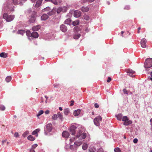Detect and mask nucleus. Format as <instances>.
<instances>
[{
	"label": "nucleus",
	"mask_w": 152,
	"mask_h": 152,
	"mask_svg": "<svg viewBox=\"0 0 152 152\" xmlns=\"http://www.w3.org/2000/svg\"><path fill=\"white\" fill-rule=\"evenodd\" d=\"M30 152H35V151L32 149V148H31L30 150Z\"/></svg>",
	"instance_id": "obj_57"
},
{
	"label": "nucleus",
	"mask_w": 152,
	"mask_h": 152,
	"mask_svg": "<svg viewBox=\"0 0 152 152\" xmlns=\"http://www.w3.org/2000/svg\"><path fill=\"white\" fill-rule=\"evenodd\" d=\"M25 33V31L23 30H19L18 31V33L23 35Z\"/></svg>",
	"instance_id": "obj_32"
},
{
	"label": "nucleus",
	"mask_w": 152,
	"mask_h": 152,
	"mask_svg": "<svg viewBox=\"0 0 152 152\" xmlns=\"http://www.w3.org/2000/svg\"><path fill=\"white\" fill-rule=\"evenodd\" d=\"M89 151L90 152H94L96 151V148L94 146H91L89 149Z\"/></svg>",
	"instance_id": "obj_24"
},
{
	"label": "nucleus",
	"mask_w": 152,
	"mask_h": 152,
	"mask_svg": "<svg viewBox=\"0 0 152 152\" xmlns=\"http://www.w3.org/2000/svg\"><path fill=\"white\" fill-rule=\"evenodd\" d=\"M48 18V15L47 14H44L41 16V20H45Z\"/></svg>",
	"instance_id": "obj_14"
},
{
	"label": "nucleus",
	"mask_w": 152,
	"mask_h": 152,
	"mask_svg": "<svg viewBox=\"0 0 152 152\" xmlns=\"http://www.w3.org/2000/svg\"><path fill=\"white\" fill-rule=\"evenodd\" d=\"M77 129V127L75 125L72 126L69 128V130L72 135L75 133V130Z\"/></svg>",
	"instance_id": "obj_10"
},
{
	"label": "nucleus",
	"mask_w": 152,
	"mask_h": 152,
	"mask_svg": "<svg viewBox=\"0 0 152 152\" xmlns=\"http://www.w3.org/2000/svg\"><path fill=\"white\" fill-rule=\"evenodd\" d=\"M59 110H60L61 111L62 110H63L62 108L61 107H59Z\"/></svg>",
	"instance_id": "obj_64"
},
{
	"label": "nucleus",
	"mask_w": 152,
	"mask_h": 152,
	"mask_svg": "<svg viewBox=\"0 0 152 152\" xmlns=\"http://www.w3.org/2000/svg\"><path fill=\"white\" fill-rule=\"evenodd\" d=\"M80 109H78L77 110H75L74 112V115L75 116H78L80 114Z\"/></svg>",
	"instance_id": "obj_21"
},
{
	"label": "nucleus",
	"mask_w": 152,
	"mask_h": 152,
	"mask_svg": "<svg viewBox=\"0 0 152 152\" xmlns=\"http://www.w3.org/2000/svg\"><path fill=\"white\" fill-rule=\"evenodd\" d=\"M28 12L30 13L31 12V9H29L28 10Z\"/></svg>",
	"instance_id": "obj_62"
},
{
	"label": "nucleus",
	"mask_w": 152,
	"mask_h": 152,
	"mask_svg": "<svg viewBox=\"0 0 152 152\" xmlns=\"http://www.w3.org/2000/svg\"><path fill=\"white\" fill-rule=\"evenodd\" d=\"M53 127L52 124L51 123H49L47 124L44 128L45 133L46 135H47V132H50L53 129Z\"/></svg>",
	"instance_id": "obj_5"
},
{
	"label": "nucleus",
	"mask_w": 152,
	"mask_h": 152,
	"mask_svg": "<svg viewBox=\"0 0 152 152\" xmlns=\"http://www.w3.org/2000/svg\"><path fill=\"white\" fill-rule=\"evenodd\" d=\"M69 133L66 131H64L62 133V136L64 137L67 138L69 137Z\"/></svg>",
	"instance_id": "obj_19"
},
{
	"label": "nucleus",
	"mask_w": 152,
	"mask_h": 152,
	"mask_svg": "<svg viewBox=\"0 0 152 152\" xmlns=\"http://www.w3.org/2000/svg\"><path fill=\"white\" fill-rule=\"evenodd\" d=\"M71 21V20L70 18L66 19L65 20V23L66 24L69 25Z\"/></svg>",
	"instance_id": "obj_30"
},
{
	"label": "nucleus",
	"mask_w": 152,
	"mask_h": 152,
	"mask_svg": "<svg viewBox=\"0 0 152 152\" xmlns=\"http://www.w3.org/2000/svg\"><path fill=\"white\" fill-rule=\"evenodd\" d=\"M69 112V110L68 109H65L64 110V113L65 115H67Z\"/></svg>",
	"instance_id": "obj_41"
},
{
	"label": "nucleus",
	"mask_w": 152,
	"mask_h": 152,
	"mask_svg": "<svg viewBox=\"0 0 152 152\" xmlns=\"http://www.w3.org/2000/svg\"><path fill=\"white\" fill-rule=\"evenodd\" d=\"M84 19L86 20H89V18L88 16V15H85L84 16Z\"/></svg>",
	"instance_id": "obj_45"
},
{
	"label": "nucleus",
	"mask_w": 152,
	"mask_h": 152,
	"mask_svg": "<svg viewBox=\"0 0 152 152\" xmlns=\"http://www.w3.org/2000/svg\"><path fill=\"white\" fill-rule=\"evenodd\" d=\"M57 118V114H54L52 117V119L53 120H56Z\"/></svg>",
	"instance_id": "obj_39"
},
{
	"label": "nucleus",
	"mask_w": 152,
	"mask_h": 152,
	"mask_svg": "<svg viewBox=\"0 0 152 152\" xmlns=\"http://www.w3.org/2000/svg\"><path fill=\"white\" fill-rule=\"evenodd\" d=\"M56 12L57 13L59 14L61 12H62V7H59L57 10Z\"/></svg>",
	"instance_id": "obj_33"
},
{
	"label": "nucleus",
	"mask_w": 152,
	"mask_h": 152,
	"mask_svg": "<svg viewBox=\"0 0 152 152\" xmlns=\"http://www.w3.org/2000/svg\"><path fill=\"white\" fill-rule=\"evenodd\" d=\"M57 114L58 118L59 119H60L61 121H62L63 119V117L62 114L60 113H58Z\"/></svg>",
	"instance_id": "obj_29"
},
{
	"label": "nucleus",
	"mask_w": 152,
	"mask_h": 152,
	"mask_svg": "<svg viewBox=\"0 0 152 152\" xmlns=\"http://www.w3.org/2000/svg\"><path fill=\"white\" fill-rule=\"evenodd\" d=\"M60 30L63 32H65L67 31V28L64 25L62 24L60 26Z\"/></svg>",
	"instance_id": "obj_12"
},
{
	"label": "nucleus",
	"mask_w": 152,
	"mask_h": 152,
	"mask_svg": "<svg viewBox=\"0 0 152 152\" xmlns=\"http://www.w3.org/2000/svg\"><path fill=\"white\" fill-rule=\"evenodd\" d=\"M37 146V144H35L32 145L31 148H32V149H33L36 148Z\"/></svg>",
	"instance_id": "obj_47"
},
{
	"label": "nucleus",
	"mask_w": 152,
	"mask_h": 152,
	"mask_svg": "<svg viewBox=\"0 0 152 152\" xmlns=\"http://www.w3.org/2000/svg\"><path fill=\"white\" fill-rule=\"evenodd\" d=\"M80 36V34L78 33H75L74 35V38L75 39H78Z\"/></svg>",
	"instance_id": "obj_25"
},
{
	"label": "nucleus",
	"mask_w": 152,
	"mask_h": 152,
	"mask_svg": "<svg viewBox=\"0 0 152 152\" xmlns=\"http://www.w3.org/2000/svg\"><path fill=\"white\" fill-rule=\"evenodd\" d=\"M58 85V84H55L54 85V87H57Z\"/></svg>",
	"instance_id": "obj_60"
},
{
	"label": "nucleus",
	"mask_w": 152,
	"mask_h": 152,
	"mask_svg": "<svg viewBox=\"0 0 152 152\" xmlns=\"http://www.w3.org/2000/svg\"><path fill=\"white\" fill-rule=\"evenodd\" d=\"M3 18L7 22L12 21L14 18V15H9L7 13H4L3 14Z\"/></svg>",
	"instance_id": "obj_4"
},
{
	"label": "nucleus",
	"mask_w": 152,
	"mask_h": 152,
	"mask_svg": "<svg viewBox=\"0 0 152 152\" xmlns=\"http://www.w3.org/2000/svg\"><path fill=\"white\" fill-rule=\"evenodd\" d=\"M28 131H26L23 134V136L24 137H26V136L28 134Z\"/></svg>",
	"instance_id": "obj_44"
},
{
	"label": "nucleus",
	"mask_w": 152,
	"mask_h": 152,
	"mask_svg": "<svg viewBox=\"0 0 152 152\" xmlns=\"http://www.w3.org/2000/svg\"><path fill=\"white\" fill-rule=\"evenodd\" d=\"M45 1H50L55 5H57L58 4L56 0H45Z\"/></svg>",
	"instance_id": "obj_37"
},
{
	"label": "nucleus",
	"mask_w": 152,
	"mask_h": 152,
	"mask_svg": "<svg viewBox=\"0 0 152 152\" xmlns=\"http://www.w3.org/2000/svg\"><path fill=\"white\" fill-rule=\"evenodd\" d=\"M78 132L76 134L75 137H72L70 139L69 144H73V142H79L81 141L82 142V140L86 138V133H84L80 129H79Z\"/></svg>",
	"instance_id": "obj_1"
},
{
	"label": "nucleus",
	"mask_w": 152,
	"mask_h": 152,
	"mask_svg": "<svg viewBox=\"0 0 152 152\" xmlns=\"http://www.w3.org/2000/svg\"><path fill=\"white\" fill-rule=\"evenodd\" d=\"M94 1V0H82V3H85L87 2L89 3L92 2Z\"/></svg>",
	"instance_id": "obj_34"
},
{
	"label": "nucleus",
	"mask_w": 152,
	"mask_h": 152,
	"mask_svg": "<svg viewBox=\"0 0 152 152\" xmlns=\"http://www.w3.org/2000/svg\"><path fill=\"white\" fill-rule=\"evenodd\" d=\"M129 76H130L131 77H134V75H132V74H129Z\"/></svg>",
	"instance_id": "obj_59"
},
{
	"label": "nucleus",
	"mask_w": 152,
	"mask_h": 152,
	"mask_svg": "<svg viewBox=\"0 0 152 152\" xmlns=\"http://www.w3.org/2000/svg\"><path fill=\"white\" fill-rule=\"evenodd\" d=\"M147 73L148 74H150L151 76L152 77V71L151 72H150L148 71L147 72Z\"/></svg>",
	"instance_id": "obj_58"
},
{
	"label": "nucleus",
	"mask_w": 152,
	"mask_h": 152,
	"mask_svg": "<svg viewBox=\"0 0 152 152\" xmlns=\"http://www.w3.org/2000/svg\"><path fill=\"white\" fill-rule=\"evenodd\" d=\"M14 6L12 4L7 3L4 4L3 6V11L6 10H7L10 11H14L13 8Z\"/></svg>",
	"instance_id": "obj_3"
},
{
	"label": "nucleus",
	"mask_w": 152,
	"mask_h": 152,
	"mask_svg": "<svg viewBox=\"0 0 152 152\" xmlns=\"http://www.w3.org/2000/svg\"><path fill=\"white\" fill-rule=\"evenodd\" d=\"M36 12L33 11L32 12V14L31 15V17L29 20V22L30 23H34V22L36 19Z\"/></svg>",
	"instance_id": "obj_9"
},
{
	"label": "nucleus",
	"mask_w": 152,
	"mask_h": 152,
	"mask_svg": "<svg viewBox=\"0 0 152 152\" xmlns=\"http://www.w3.org/2000/svg\"><path fill=\"white\" fill-rule=\"evenodd\" d=\"M40 131V129H37L34 131L32 133V134L33 135H36V136L37 137H38V133Z\"/></svg>",
	"instance_id": "obj_15"
},
{
	"label": "nucleus",
	"mask_w": 152,
	"mask_h": 152,
	"mask_svg": "<svg viewBox=\"0 0 152 152\" xmlns=\"http://www.w3.org/2000/svg\"><path fill=\"white\" fill-rule=\"evenodd\" d=\"M123 91L124 94H127V91L125 89H124L123 90Z\"/></svg>",
	"instance_id": "obj_52"
},
{
	"label": "nucleus",
	"mask_w": 152,
	"mask_h": 152,
	"mask_svg": "<svg viewBox=\"0 0 152 152\" xmlns=\"http://www.w3.org/2000/svg\"><path fill=\"white\" fill-rule=\"evenodd\" d=\"M124 9L125 10H129L130 9V7L129 6L126 5L125 6L124 8Z\"/></svg>",
	"instance_id": "obj_49"
},
{
	"label": "nucleus",
	"mask_w": 152,
	"mask_h": 152,
	"mask_svg": "<svg viewBox=\"0 0 152 152\" xmlns=\"http://www.w3.org/2000/svg\"><path fill=\"white\" fill-rule=\"evenodd\" d=\"M122 121H124L123 124L126 126H127L132 123V121L131 120H129L126 116H123Z\"/></svg>",
	"instance_id": "obj_6"
},
{
	"label": "nucleus",
	"mask_w": 152,
	"mask_h": 152,
	"mask_svg": "<svg viewBox=\"0 0 152 152\" xmlns=\"http://www.w3.org/2000/svg\"><path fill=\"white\" fill-rule=\"evenodd\" d=\"M138 142V140L137 138H135L133 140V142L134 143H136Z\"/></svg>",
	"instance_id": "obj_50"
},
{
	"label": "nucleus",
	"mask_w": 152,
	"mask_h": 152,
	"mask_svg": "<svg viewBox=\"0 0 152 152\" xmlns=\"http://www.w3.org/2000/svg\"><path fill=\"white\" fill-rule=\"evenodd\" d=\"M12 79V77L10 76H7L5 78V80L7 83L9 82Z\"/></svg>",
	"instance_id": "obj_28"
},
{
	"label": "nucleus",
	"mask_w": 152,
	"mask_h": 152,
	"mask_svg": "<svg viewBox=\"0 0 152 152\" xmlns=\"http://www.w3.org/2000/svg\"><path fill=\"white\" fill-rule=\"evenodd\" d=\"M89 10V9L87 7H83L81 8V10L83 12H87Z\"/></svg>",
	"instance_id": "obj_23"
},
{
	"label": "nucleus",
	"mask_w": 152,
	"mask_h": 152,
	"mask_svg": "<svg viewBox=\"0 0 152 152\" xmlns=\"http://www.w3.org/2000/svg\"><path fill=\"white\" fill-rule=\"evenodd\" d=\"M14 136L16 137H18L19 136L18 133L17 132H16L15 133Z\"/></svg>",
	"instance_id": "obj_48"
},
{
	"label": "nucleus",
	"mask_w": 152,
	"mask_h": 152,
	"mask_svg": "<svg viewBox=\"0 0 152 152\" xmlns=\"http://www.w3.org/2000/svg\"><path fill=\"white\" fill-rule=\"evenodd\" d=\"M42 3V1L41 0H39L37 1L35 6V7L36 8H38L41 5Z\"/></svg>",
	"instance_id": "obj_18"
},
{
	"label": "nucleus",
	"mask_w": 152,
	"mask_h": 152,
	"mask_svg": "<svg viewBox=\"0 0 152 152\" xmlns=\"http://www.w3.org/2000/svg\"><path fill=\"white\" fill-rule=\"evenodd\" d=\"M124 33V31H122L121 32V36L123 37H124V36H123V34Z\"/></svg>",
	"instance_id": "obj_63"
},
{
	"label": "nucleus",
	"mask_w": 152,
	"mask_h": 152,
	"mask_svg": "<svg viewBox=\"0 0 152 152\" xmlns=\"http://www.w3.org/2000/svg\"><path fill=\"white\" fill-rule=\"evenodd\" d=\"M5 109V106L3 105H0V110L2 111L4 110Z\"/></svg>",
	"instance_id": "obj_43"
},
{
	"label": "nucleus",
	"mask_w": 152,
	"mask_h": 152,
	"mask_svg": "<svg viewBox=\"0 0 152 152\" xmlns=\"http://www.w3.org/2000/svg\"><path fill=\"white\" fill-rule=\"evenodd\" d=\"M26 0H12L13 4L15 5L19 4L22 5Z\"/></svg>",
	"instance_id": "obj_8"
},
{
	"label": "nucleus",
	"mask_w": 152,
	"mask_h": 152,
	"mask_svg": "<svg viewBox=\"0 0 152 152\" xmlns=\"http://www.w3.org/2000/svg\"><path fill=\"white\" fill-rule=\"evenodd\" d=\"M49 112L50 111L49 110H47L45 112V113L46 114H48L49 113Z\"/></svg>",
	"instance_id": "obj_56"
},
{
	"label": "nucleus",
	"mask_w": 152,
	"mask_h": 152,
	"mask_svg": "<svg viewBox=\"0 0 152 152\" xmlns=\"http://www.w3.org/2000/svg\"><path fill=\"white\" fill-rule=\"evenodd\" d=\"M28 139L29 140L33 141L35 140V138L32 135H30L28 137Z\"/></svg>",
	"instance_id": "obj_26"
},
{
	"label": "nucleus",
	"mask_w": 152,
	"mask_h": 152,
	"mask_svg": "<svg viewBox=\"0 0 152 152\" xmlns=\"http://www.w3.org/2000/svg\"><path fill=\"white\" fill-rule=\"evenodd\" d=\"M88 147V145L86 143H84L83 145L82 148L84 150H86L87 149Z\"/></svg>",
	"instance_id": "obj_31"
},
{
	"label": "nucleus",
	"mask_w": 152,
	"mask_h": 152,
	"mask_svg": "<svg viewBox=\"0 0 152 152\" xmlns=\"http://www.w3.org/2000/svg\"><path fill=\"white\" fill-rule=\"evenodd\" d=\"M152 67V58H148L145 60L144 64V67L146 72L150 70V69Z\"/></svg>",
	"instance_id": "obj_2"
},
{
	"label": "nucleus",
	"mask_w": 152,
	"mask_h": 152,
	"mask_svg": "<svg viewBox=\"0 0 152 152\" xmlns=\"http://www.w3.org/2000/svg\"><path fill=\"white\" fill-rule=\"evenodd\" d=\"M111 80V78L110 77H109L108 78V79L107 80V82L108 83H109L110 81Z\"/></svg>",
	"instance_id": "obj_51"
},
{
	"label": "nucleus",
	"mask_w": 152,
	"mask_h": 152,
	"mask_svg": "<svg viewBox=\"0 0 152 152\" xmlns=\"http://www.w3.org/2000/svg\"><path fill=\"white\" fill-rule=\"evenodd\" d=\"M0 56L1 57L6 58L7 57V54L3 52L1 53L0 54Z\"/></svg>",
	"instance_id": "obj_27"
},
{
	"label": "nucleus",
	"mask_w": 152,
	"mask_h": 152,
	"mask_svg": "<svg viewBox=\"0 0 152 152\" xmlns=\"http://www.w3.org/2000/svg\"><path fill=\"white\" fill-rule=\"evenodd\" d=\"M146 41L145 39L143 38L142 39L141 41V45L142 48H145L146 47Z\"/></svg>",
	"instance_id": "obj_11"
},
{
	"label": "nucleus",
	"mask_w": 152,
	"mask_h": 152,
	"mask_svg": "<svg viewBox=\"0 0 152 152\" xmlns=\"http://www.w3.org/2000/svg\"><path fill=\"white\" fill-rule=\"evenodd\" d=\"M6 141V140H3L2 141V144L3 145L4 143V142H5Z\"/></svg>",
	"instance_id": "obj_61"
},
{
	"label": "nucleus",
	"mask_w": 152,
	"mask_h": 152,
	"mask_svg": "<svg viewBox=\"0 0 152 152\" xmlns=\"http://www.w3.org/2000/svg\"><path fill=\"white\" fill-rule=\"evenodd\" d=\"M74 101H73V100L71 101V103L70 104V106H72L74 104Z\"/></svg>",
	"instance_id": "obj_54"
},
{
	"label": "nucleus",
	"mask_w": 152,
	"mask_h": 152,
	"mask_svg": "<svg viewBox=\"0 0 152 152\" xmlns=\"http://www.w3.org/2000/svg\"><path fill=\"white\" fill-rule=\"evenodd\" d=\"M81 15V12L78 10H76L74 12V15L76 18L80 17Z\"/></svg>",
	"instance_id": "obj_13"
},
{
	"label": "nucleus",
	"mask_w": 152,
	"mask_h": 152,
	"mask_svg": "<svg viewBox=\"0 0 152 152\" xmlns=\"http://www.w3.org/2000/svg\"><path fill=\"white\" fill-rule=\"evenodd\" d=\"M115 117L118 120L121 121L122 120L123 117V115L121 113H120L116 115Z\"/></svg>",
	"instance_id": "obj_16"
},
{
	"label": "nucleus",
	"mask_w": 152,
	"mask_h": 152,
	"mask_svg": "<svg viewBox=\"0 0 152 152\" xmlns=\"http://www.w3.org/2000/svg\"><path fill=\"white\" fill-rule=\"evenodd\" d=\"M115 152H121V150L119 148L117 147L115 148L114 149Z\"/></svg>",
	"instance_id": "obj_42"
},
{
	"label": "nucleus",
	"mask_w": 152,
	"mask_h": 152,
	"mask_svg": "<svg viewBox=\"0 0 152 152\" xmlns=\"http://www.w3.org/2000/svg\"><path fill=\"white\" fill-rule=\"evenodd\" d=\"M40 28V27L39 25L35 26L32 28V29L34 31H36L39 30Z\"/></svg>",
	"instance_id": "obj_22"
},
{
	"label": "nucleus",
	"mask_w": 152,
	"mask_h": 152,
	"mask_svg": "<svg viewBox=\"0 0 152 152\" xmlns=\"http://www.w3.org/2000/svg\"><path fill=\"white\" fill-rule=\"evenodd\" d=\"M102 118L100 116H97L94 120V124L96 126H99L100 122L102 121Z\"/></svg>",
	"instance_id": "obj_7"
},
{
	"label": "nucleus",
	"mask_w": 152,
	"mask_h": 152,
	"mask_svg": "<svg viewBox=\"0 0 152 152\" xmlns=\"http://www.w3.org/2000/svg\"><path fill=\"white\" fill-rule=\"evenodd\" d=\"M79 23V21L78 20H75L73 22L72 24L74 26L78 25Z\"/></svg>",
	"instance_id": "obj_36"
},
{
	"label": "nucleus",
	"mask_w": 152,
	"mask_h": 152,
	"mask_svg": "<svg viewBox=\"0 0 152 152\" xmlns=\"http://www.w3.org/2000/svg\"><path fill=\"white\" fill-rule=\"evenodd\" d=\"M69 7V5L66 4V6L63 7H62V12H65L68 9Z\"/></svg>",
	"instance_id": "obj_17"
},
{
	"label": "nucleus",
	"mask_w": 152,
	"mask_h": 152,
	"mask_svg": "<svg viewBox=\"0 0 152 152\" xmlns=\"http://www.w3.org/2000/svg\"><path fill=\"white\" fill-rule=\"evenodd\" d=\"M150 121L151 125V130L152 131V118L150 119Z\"/></svg>",
	"instance_id": "obj_55"
},
{
	"label": "nucleus",
	"mask_w": 152,
	"mask_h": 152,
	"mask_svg": "<svg viewBox=\"0 0 152 152\" xmlns=\"http://www.w3.org/2000/svg\"><path fill=\"white\" fill-rule=\"evenodd\" d=\"M31 33L29 30H27L26 32L27 36L28 37H31Z\"/></svg>",
	"instance_id": "obj_38"
},
{
	"label": "nucleus",
	"mask_w": 152,
	"mask_h": 152,
	"mask_svg": "<svg viewBox=\"0 0 152 152\" xmlns=\"http://www.w3.org/2000/svg\"><path fill=\"white\" fill-rule=\"evenodd\" d=\"M94 106H95V107L96 108H98L99 107V105L97 103H95V104H94Z\"/></svg>",
	"instance_id": "obj_53"
},
{
	"label": "nucleus",
	"mask_w": 152,
	"mask_h": 152,
	"mask_svg": "<svg viewBox=\"0 0 152 152\" xmlns=\"http://www.w3.org/2000/svg\"><path fill=\"white\" fill-rule=\"evenodd\" d=\"M97 152H106L104 151L102 148H100L97 151Z\"/></svg>",
	"instance_id": "obj_46"
},
{
	"label": "nucleus",
	"mask_w": 152,
	"mask_h": 152,
	"mask_svg": "<svg viewBox=\"0 0 152 152\" xmlns=\"http://www.w3.org/2000/svg\"><path fill=\"white\" fill-rule=\"evenodd\" d=\"M127 72L130 74H134L135 73V72L133 70L130 69H128L127 70Z\"/></svg>",
	"instance_id": "obj_35"
},
{
	"label": "nucleus",
	"mask_w": 152,
	"mask_h": 152,
	"mask_svg": "<svg viewBox=\"0 0 152 152\" xmlns=\"http://www.w3.org/2000/svg\"><path fill=\"white\" fill-rule=\"evenodd\" d=\"M38 34L37 32H33L31 34V37L34 38H37L38 37Z\"/></svg>",
	"instance_id": "obj_20"
},
{
	"label": "nucleus",
	"mask_w": 152,
	"mask_h": 152,
	"mask_svg": "<svg viewBox=\"0 0 152 152\" xmlns=\"http://www.w3.org/2000/svg\"><path fill=\"white\" fill-rule=\"evenodd\" d=\"M44 113V111L42 110H40L39 111L37 114V117H39L41 115H42V114H43Z\"/></svg>",
	"instance_id": "obj_40"
}]
</instances>
